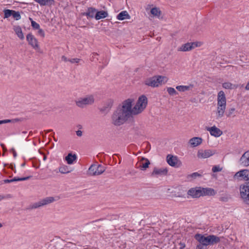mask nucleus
<instances>
[{"mask_svg":"<svg viewBox=\"0 0 249 249\" xmlns=\"http://www.w3.org/2000/svg\"><path fill=\"white\" fill-rule=\"evenodd\" d=\"M26 39L29 44L35 50L39 49L37 39L31 34L27 35Z\"/></svg>","mask_w":249,"mask_h":249,"instance_id":"nucleus-11","label":"nucleus"},{"mask_svg":"<svg viewBox=\"0 0 249 249\" xmlns=\"http://www.w3.org/2000/svg\"><path fill=\"white\" fill-rule=\"evenodd\" d=\"M179 245L180 246V249H184V248L185 247V245L184 243H180Z\"/></svg>","mask_w":249,"mask_h":249,"instance_id":"nucleus-49","label":"nucleus"},{"mask_svg":"<svg viewBox=\"0 0 249 249\" xmlns=\"http://www.w3.org/2000/svg\"><path fill=\"white\" fill-rule=\"evenodd\" d=\"M220 241V238L214 235L207 236V246L214 245Z\"/></svg>","mask_w":249,"mask_h":249,"instance_id":"nucleus-19","label":"nucleus"},{"mask_svg":"<svg viewBox=\"0 0 249 249\" xmlns=\"http://www.w3.org/2000/svg\"><path fill=\"white\" fill-rule=\"evenodd\" d=\"M222 87L226 89H234L237 87L236 85H233L230 82L224 83L222 85Z\"/></svg>","mask_w":249,"mask_h":249,"instance_id":"nucleus-33","label":"nucleus"},{"mask_svg":"<svg viewBox=\"0 0 249 249\" xmlns=\"http://www.w3.org/2000/svg\"><path fill=\"white\" fill-rule=\"evenodd\" d=\"M58 169L59 172L62 174H67L72 170L71 168L65 165L60 166Z\"/></svg>","mask_w":249,"mask_h":249,"instance_id":"nucleus-32","label":"nucleus"},{"mask_svg":"<svg viewBox=\"0 0 249 249\" xmlns=\"http://www.w3.org/2000/svg\"><path fill=\"white\" fill-rule=\"evenodd\" d=\"M187 194L193 198L199 197L202 196L201 188H192L188 190Z\"/></svg>","mask_w":249,"mask_h":249,"instance_id":"nucleus-14","label":"nucleus"},{"mask_svg":"<svg viewBox=\"0 0 249 249\" xmlns=\"http://www.w3.org/2000/svg\"><path fill=\"white\" fill-rule=\"evenodd\" d=\"M97 10L93 7H89L86 12L82 13L83 15L86 16L88 18H95Z\"/></svg>","mask_w":249,"mask_h":249,"instance_id":"nucleus-18","label":"nucleus"},{"mask_svg":"<svg viewBox=\"0 0 249 249\" xmlns=\"http://www.w3.org/2000/svg\"><path fill=\"white\" fill-rule=\"evenodd\" d=\"M12 122V120L10 119H6L3 120H0V124H6L9 123H11Z\"/></svg>","mask_w":249,"mask_h":249,"instance_id":"nucleus-45","label":"nucleus"},{"mask_svg":"<svg viewBox=\"0 0 249 249\" xmlns=\"http://www.w3.org/2000/svg\"><path fill=\"white\" fill-rule=\"evenodd\" d=\"M22 133L24 134H26L27 132L26 131H23V132H22Z\"/></svg>","mask_w":249,"mask_h":249,"instance_id":"nucleus-57","label":"nucleus"},{"mask_svg":"<svg viewBox=\"0 0 249 249\" xmlns=\"http://www.w3.org/2000/svg\"><path fill=\"white\" fill-rule=\"evenodd\" d=\"M202 196H213L215 194L213 189L211 188H201Z\"/></svg>","mask_w":249,"mask_h":249,"instance_id":"nucleus-30","label":"nucleus"},{"mask_svg":"<svg viewBox=\"0 0 249 249\" xmlns=\"http://www.w3.org/2000/svg\"><path fill=\"white\" fill-rule=\"evenodd\" d=\"M59 199L58 196L53 197L49 196L46 197L43 199L40 200L39 201L34 203L31 205L32 209H36L40 207H42L50 203L53 202L55 201L58 200Z\"/></svg>","mask_w":249,"mask_h":249,"instance_id":"nucleus-4","label":"nucleus"},{"mask_svg":"<svg viewBox=\"0 0 249 249\" xmlns=\"http://www.w3.org/2000/svg\"><path fill=\"white\" fill-rule=\"evenodd\" d=\"M113 103L112 100L107 101L105 105L100 109V111L104 113H107L110 110Z\"/></svg>","mask_w":249,"mask_h":249,"instance_id":"nucleus-22","label":"nucleus"},{"mask_svg":"<svg viewBox=\"0 0 249 249\" xmlns=\"http://www.w3.org/2000/svg\"><path fill=\"white\" fill-rule=\"evenodd\" d=\"M5 183H11L12 182V180L11 179H5L4 180Z\"/></svg>","mask_w":249,"mask_h":249,"instance_id":"nucleus-50","label":"nucleus"},{"mask_svg":"<svg viewBox=\"0 0 249 249\" xmlns=\"http://www.w3.org/2000/svg\"><path fill=\"white\" fill-rule=\"evenodd\" d=\"M12 151H13V152L14 156L15 157H16L17 156V153H16V151H15V150L14 149H13Z\"/></svg>","mask_w":249,"mask_h":249,"instance_id":"nucleus-52","label":"nucleus"},{"mask_svg":"<svg viewBox=\"0 0 249 249\" xmlns=\"http://www.w3.org/2000/svg\"><path fill=\"white\" fill-rule=\"evenodd\" d=\"M206 129L212 136L215 137H219L223 134L222 131L215 126L207 127Z\"/></svg>","mask_w":249,"mask_h":249,"instance_id":"nucleus-16","label":"nucleus"},{"mask_svg":"<svg viewBox=\"0 0 249 249\" xmlns=\"http://www.w3.org/2000/svg\"><path fill=\"white\" fill-rule=\"evenodd\" d=\"M226 98L223 91H220L217 94V107L226 108Z\"/></svg>","mask_w":249,"mask_h":249,"instance_id":"nucleus-9","label":"nucleus"},{"mask_svg":"<svg viewBox=\"0 0 249 249\" xmlns=\"http://www.w3.org/2000/svg\"><path fill=\"white\" fill-rule=\"evenodd\" d=\"M166 160L167 163L173 167L178 166L181 164L177 157L171 155H167Z\"/></svg>","mask_w":249,"mask_h":249,"instance_id":"nucleus-12","label":"nucleus"},{"mask_svg":"<svg viewBox=\"0 0 249 249\" xmlns=\"http://www.w3.org/2000/svg\"><path fill=\"white\" fill-rule=\"evenodd\" d=\"M2 224H1V223H0V228L1 227H2Z\"/></svg>","mask_w":249,"mask_h":249,"instance_id":"nucleus-56","label":"nucleus"},{"mask_svg":"<svg viewBox=\"0 0 249 249\" xmlns=\"http://www.w3.org/2000/svg\"><path fill=\"white\" fill-rule=\"evenodd\" d=\"M235 179L249 180V170H242L237 172L233 176Z\"/></svg>","mask_w":249,"mask_h":249,"instance_id":"nucleus-8","label":"nucleus"},{"mask_svg":"<svg viewBox=\"0 0 249 249\" xmlns=\"http://www.w3.org/2000/svg\"><path fill=\"white\" fill-rule=\"evenodd\" d=\"M191 43L193 46V49L196 47H200L202 45V43L201 42H191Z\"/></svg>","mask_w":249,"mask_h":249,"instance_id":"nucleus-43","label":"nucleus"},{"mask_svg":"<svg viewBox=\"0 0 249 249\" xmlns=\"http://www.w3.org/2000/svg\"><path fill=\"white\" fill-rule=\"evenodd\" d=\"M222 170V168L220 167L219 165L214 166L212 168L213 172H220Z\"/></svg>","mask_w":249,"mask_h":249,"instance_id":"nucleus-42","label":"nucleus"},{"mask_svg":"<svg viewBox=\"0 0 249 249\" xmlns=\"http://www.w3.org/2000/svg\"><path fill=\"white\" fill-rule=\"evenodd\" d=\"M94 98L93 95H89L79 99V107H84L93 104Z\"/></svg>","mask_w":249,"mask_h":249,"instance_id":"nucleus-7","label":"nucleus"},{"mask_svg":"<svg viewBox=\"0 0 249 249\" xmlns=\"http://www.w3.org/2000/svg\"><path fill=\"white\" fill-rule=\"evenodd\" d=\"M241 164L245 166L249 165V150L243 154L240 159Z\"/></svg>","mask_w":249,"mask_h":249,"instance_id":"nucleus-20","label":"nucleus"},{"mask_svg":"<svg viewBox=\"0 0 249 249\" xmlns=\"http://www.w3.org/2000/svg\"><path fill=\"white\" fill-rule=\"evenodd\" d=\"M69 61H70L71 63H77L78 62L77 59L75 58L69 59Z\"/></svg>","mask_w":249,"mask_h":249,"instance_id":"nucleus-46","label":"nucleus"},{"mask_svg":"<svg viewBox=\"0 0 249 249\" xmlns=\"http://www.w3.org/2000/svg\"><path fill=\"white\" fill-rule=\"evenodd\" d=\"M230 198L231 197L229 195L225 194L221 196L219 198V200L221 201L226 202L228 201Z\"/></svg>","mask_w":249,"mask_h":249,"instance_id":"nucleus-37","label":"nucleus"},{"mask_svg":"<svg viewBox=\"0 0 249 249\" xmlns=\"http://www.w3.org/2000/svg\"><path fill=\"white\" fill-rule=\"evenodd\" d=\"M14 18L16 20H19L21 18L20 15L18 12H16L13 10V14L12 15Z\"/></svg>","mask_w":249,"mask_h":249,"instance_id":"nucleus-40","label":"nucleus"},{"mask_svg":"<svg viewBox=\"0 0 249 249\" xmlns=\"http://www.w3.org/2000/svg\"><path fill=\"white\" fill-rule=\"evenodd\" d=\"M13 30L17 36L21 40L24 38V35L22 33L21 27L18 25L14 26Z\"/></svg>","mask_w":249,"mask_h":249,"instance_id":"nucleus-28","label":"nucleus"},{"mask_svg":"<svg viewBox=\"0 0 249 249\" xmlns=\"http://www.w3.org/2000/svg\"><path fill=\"white\" fill-rule=\"evenodd\" d=\"M38 30V35L40 36L44 37L45 36V33L43 30L40 28L37 29Z\"/></svg>","mask_w":249,"mask_h":249,"instance_id":"nucleus-44","label":"nucleus"},{"mask_svg":"<svg viewBox=\"0 0 249 249\" xmlns=\"http://www.w3.org/2000/svg\"><path fill=\"white\" fill-rule=\"evenodd\" d=\"M3 198V197H1V196H0V200L2 199Z\"/></svg>","mask_w":249,"mask_h":249,"instance_id":"nucleus-55","label":"nucleus"},{"mask_svg":"<svg viewBox=\"0 0 249 249\" xmlns=\"http://www.w3.org/2000/svg\"><path fill=\"white\" fill-rule=\"evenodd\" d=\"M105 171V167L101 165L94 164L89 168V174L90 176H97L102 174Z\"/></svg>","mask_w":249,"mask_h":249,"instance_id":"nucleus-6","label":"nucleus"},{"mask_svg":"<svg viewBox=\"0 0 249 249\" xmlns=\"http://www.w3.org/2000/svg\"><path fill=\"white\" fill-rule=\"evenodd\" d=\"M29 19L31 22V25L33 28L35 29H38L40 28L39 24L34 21L32 18H30Z\"/></svg>","mask_w":249,"mask_h":249,"instance_id":"nucleus-38","label":"nucleus"},{"mask_svg":"<svg viewBox=\"0 0 249 249\" xmlns=\"http://www.w3.org/2000/svg\"><path fill=\"white\" fill-rule=\"evenodd\" d=\"M192 50H193V46L191 42L182 44L178 48V51L179 52H187Z\"/></svg>","mask_w":249,"mask_h":249,"instance_id":"nucleus-25","label":"nucleus"},{"mask_svg":"<svg viewBox=\"0 0 249 249\" xmlns=\"http://www.w3.org/2000/svg\"><path fill=\"white\" fill-rule=\"evenodd\" d=\"M134 100L132 98H128L124 101L125 105L129 106V113L132 116L141 113L146 108L147 105V98L144 95L140 96L135 105L132 107Z\"/></svg>","mask_w":249,"mask_h":249,"instance_id":"nucleus-2","label":"nucleus"},{"mask_svg":"<svg viewBox=\"0 0 249 249\" xmlns=\"http://www.w3.org/2000/svg\"><path fill=\"white\" fill-rule=\"evenodd\" d=\"M45 159H46V157H44V160H45Z\"/></svg>","mask_w":249,"mask_h":249,"instance_id":"nucleus-59","label":"nucleus"},{"mask_svg":"<svg viewBox=\"0 0 249 249\" xmlns=\"http://www.w3.org/2000/svg\"><path fill=\"white\" fill-rule=\"evenodd\" d=\"M82 132L81 130H79V137L82 136Z\"/></svg>","mask_w":249,"mask_h":249,"instance_id":"nucleus-53","label":"nucleus"},{"mask_svg":"<svg viewBox=\"0 0 249 249\" xmlns=\"http://www.w3.org/2000/svg\"><path fill=\"white\" fill-rule=\"evenodd\" d=\"M79 129H81L82 128L81 126L79 125L78 126Z\"/></svg>","mask_w":249,"mask_h":249,"instance_id":"nucleus-54","label":"nucleus"},{"mask_svg":"<svg viewBox=\"0 0 249 249\" xmlns=\"http://www.w3.org/2000/svg\"><path fill=\"white\" fill-rule=\"evenodd\" d=\"M117 18L119 20L129 19L130 18V16L126 11H123L117 16Z\"/></svg>","mask_w":249,"mask_h":249,"instance_id":"nucleus-27","label":"nucleus"},{"mask_svg":"<svg viewBox=\"0 0 249 249\" xmlns=\"http://www.w3.org/2000/svg\"><path fill=\"white\" fill-rule=\"evenodd\" d=\"M203 245L199 244V245H197L196 249H203Z\"/></svg>","mask_w":249,"mask_h":249,"instance_id":"nucleus-48","label":"nucleus"},{"mask_svg":"<svg viewBox=\"0 0 249 249\" xmlns=\"http://www.w3.org/2000/svg\"><path fill=\"white\" fill-rule=\"evenodd\" d=\"M69 59H68L66 57H65V56H62V57H61V60L62 61H63L64 62H67V61H69Z\"/></svg>","mask_w":249,"mask_h":249,"instance_id":"nucleus-47","label":"nucleus"},{"mask_svg":"<svg viewBox=\"0 0 249 249\" xmlns=\"http://www.w3.org/2000/svg\"><path fill=\"white\" fill-rule=\"evenodd\" d=\"M245 89L247 90H249V82L246 85Z\"/></svg>","mask_w":249,"mask_h":249,"instance_id":"nucleus-51","label":"nucleus"},{"mask_svg":"<svg viewBox=\"0 0 249 249\" xmlns=\"http://www.w3.org/2000/svg\"><path fill=\"white\" fill-rule=\"evenodd\" d=\"M140 165L138 168H140L142 170H145L148 168L149 164H150L149 160L145 158H142L140 160Z\"/></svg>","mask_w":249,"mask_h":249,"instance_id":"nucleus-21","label":"nucleus"},{"mask_svg":"<svg viewBox=\"0 0 249 249\" xmlns=\"http://www.w3.org/2000/svg\"><path fill=\"white\" fill-rule=\"evenodd\" d=\"M149 16L151 18L161 19L162 18V12L159 7H152L150 10Z\"/></svg>","mask_w":249,"mask_h":249,"instance_id":"nucleus-13","label":"nucleus"},{"mask_svg":"<svg viewBox=\"0 0 249 249\" xmlns=\"http://www.w3.org/2000/svg\"><path fill=\"white\" fill-rule=\"evenodd\" d=\"M235 111V108L234 107H231L228 110V111L226 113V116L227 117H231V116L235 117V115H234V112Z\"/></svg>","mask_w":249,"mask_h":249,"instance_id":"nucleus-35","label":"nucleus"},{"mask_svg":"<svg viewBox=\"0 0 249 249\" xmlns=\"http://www.w3.org/2000/svg\"><path fill=\"white\" fill-rule=\"evenodd\" d=\"M200 176V175L197 172L193 173L191 174L188 175L187 177V179L189 181H192L196 179V178Z\"/></svg>","mask_w":249,"mask_h":249,"instance_id":"nucleus-34","label":"nucleus"},{"mask_svg":"<svg viewBox=\"0 0 249 249\" xmlns=\"http://www.w3.org/2000/svg\"><path fill=\"white\" fill-rule=\"evenodd\" d=\"M22 166H24V163H23V164H22Z\"/></svg>","mask_w":249,"mask_h":249,"instance_id":"nucleus-60","label":"nucleus"},{"mask_svg":"<svg viewBox=\"0 0 249 249\" xmlns=\"http://www.w3.org/2000/svg\"><path fill=\"white\" fill-rule=\"evenodd\" d=\"M76 133L77 135H78V131H76Z\"/></svg>","mask_w":249,"mask_h":249,"instance_id":"nucleus-58","label":"nucleus"},{"mask_svg":"<svg viewBox=\"0 0 249 249\" xmlns=\"http://www.w3.org/2000/svg\"><path fill=\"white\" fill-rule=\"evenodd\" d=\"M77 160V155L76 154H72L69 153L65 157V160L68 164H72L74 162H76Z\"/></svg>","mask_w":249,"mask_h":249,"instance_id":"nucleus-24","label":"nucleus"},{"mask_svg":"<svg viewBox=\"0 0 249 249\" xmlns=\"http://www.w3.org/2000/svg\"><path fill=\"white\" fill-rule=\"evenodd\" d=\"M168 78L166 76L158 75L146 79L144 84L151 87H158L167 82Z\"/></svg>","mask_w":249,"mask_h":249,"instance_id":"nucleus-3","label":"nucleus"},{"mask_svg":"<svg viewBox=\"0 0 249 249\" xmlns=\"http://www.w3.org/2000/svg\"><path fill=\"white\" fill-rule=\"evenodd\" d=\"M128 105L123 102L122 106L113 112L111 116V123L115 126L124 124L129 118L131 117Z\"/></svg>","mask_w":249,"mask_h":249,"instance_id":"nucleus-1","label":"nucleus"},{"mask_svg":"<svg viewBox=\"0 0 249 249\" xmlns=\"http://www.w3.org/2000/svg\"><path fill=\"white\" fill-rule=\"evenodd\" d=\"M226 108H223L222 107H216L215 111V115L217 119H219L224 117Z\"/></svg>","mask_w":249,"mask_h":249,"instance_id":"nucleus-26","label":"nucleus"},{"mask_svg":"<svg viewBox=\"0 0 249 249\" xmlns=\"http://www.w3.org/2000/svg\"><path fill=\"white\" fill-rule=\"evenodd\" d=\"M108 16V13L107 11L101 10L98 11L96 15L95 19L96 20H99L102 18H104Z\"/></svg>","mask_w":249,"mask_h":249,"instance_id":"nucleus-29","label":"nucleus"},{"mask_svg":"<svg viewBox=\"0 0 249 249\" xmlns=\"http://www.w3.org/2000/svg\"><path fill=\"white\" fill-rule=\"evenodd\" d=\"M215 152L212 150H199L197 153V156L199 159H206L215 154Z\"/></svg>","mask_w":249,"mask_h":249,"instance_id":"nucleus-10","label":"nucleus"},{"mask_svg":"<svg viewBox=\"0 0 249 249\" xmlns=\"http://www.w3.org/2000/svg\"><path fill=\"white\" fill-rule=\"evenodd\" d=\"M4 18H8L11 16L13 14V10L7 9L4 10Z\"/></svg>","mask_w":249,"mask_h":249,"instance_id":"nucleus-39","label":"nucleus"},{"mask_svg":"<svg viewBox=\"0 0 249 249\" xmlns=\"http://www.w3.org/2000/svg\"><path fill=\"white\" fill-rule=\"evenodd\" d=\"M30 177H27L25 178H14L12 179L11 180H12V182L14 181H24L30 178Z\"/></svg>","mask_w":249,"mask_h":249,"instance_id":"nucleus-41","label":"nucleus"},{"mask_svg":"<svg viewBox=\"0 0 249 249\" xmlns=\"http://www.w3.org/2000/svg\"><path fill=\"white\" fill-rule=\"evenodd\" d=\"M168 170L166 168H154L151 176L154 177H158L163 175H166L167 174Z\"/></svg>","mask_w":249,"mask_h":249,"instance_id":"nucleus-15","label":"nucleus"},{"mask_svg":"<svg viewBox=\"0 0 249 249\" xmlns=\"http://www.w3.org/2000/svg\"><path fill=\"white\" fill-rule=\"evenodd\" d=\"M240 195L243 201L249 205V182L240 185Z\"/></svg>","mask_w":249,"mask_h":249,"instance_id":"nucleus-5","label":"nucleus"},{"mask_svg":"<svg viewBox=\"0 0 249 249\" xmlns=\"http://www.w3.org/2000/svg\"><path fill=\"white\" fill-rule=\"evenodd\" d=\"M167 91L171 96H174L178 94V92L175 89L171 87L168 88L167 89Z\"/></svg>","mask_w":249,"mask_h":249,"instance_id":"nucleus-36","label":"nucleus"},{"mask_svg":"<svg viewBox=\"0 0 249 249\" xmlns=\"http://www.w3.org/2000/svg\"><path fill=\"white\" fill-rule=\"evenodd\" d=\"M203 140L200 137H193L189 140V144L192 147H195L199 145H200L202 143Z\"/></svg>","mask_w":249,"mask_h":249,"instance_id":"nucleus-17","label":"nucleus"},{"mask_svg":"<svg viewBox=\"0 0 249 249\" xmlns=\"http://www.w3.org/2000/svg\"><path fill=\"white\" fill-rule=\"evenodd\" d=\"M193 88V85H189L188 86H178L176 87V89L180 92H185Z\"/></svg>","mask_w":249,"mask_h":249,"instance_id":"nucleus-31","label":"nucleus"},{"mask_svg":"<svg viewBox=\"0 0 249 249\" xmlns=\"http://www.w3.org/2000/svg\"><path fill=\"white\" fill-rule=\"evenodd\" d=\"M195 238L200 244L207 246V236L201 234H196L195 235Z\"/></svg>","mask_w":249,"mask_h":249,"instance_id":"nucleus-23","label":"nucleus"}]
</instances>
